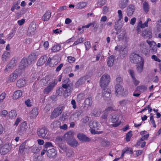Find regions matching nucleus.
Listing matches in <instances>:
<instances>
[{"label": "nucleus", "instance_id": "1", "mask_svg": "<svg viewBox=\"0 0 161 161\" xmlns=\"http://www.w3.org/2000/svg\"><path fill=\"white\" fill-rule=\"evenodd\" d=\"M73 84L71 82L69 79L66 78L63 81L62 87L65 89L64 95L65 97L69 96L72 92L73 88Z\"/></svg>", "mask_w": 161, "mask_h": 161}, {"label": "nucleus", "instance_id": "2", "mask_svg": "<svg viewBox=\"0 0 161 161\" xmlns=\"http://www.w3.org/2000/svg\"><path fill=\"white\" fill-rule=\"evenodd\" d=\"M36 59L35 55L31 54L29 55L27 58H23L20 63V67L21 69H24L27 67L29 65L31 64V62Z\"/></svg>", "mask_w": 161, "mask_h": 161}, {"label": "nucleus", "instance_id": "3", "mask_svg": "<svg viewBox=\"0 0 161 161\" xmlns=\"http://www.w3.org/2000/svg\"><path fill=\"white\" fill-rule=\"evenodd\" d=\"M110 80V77L109 75L105 74L103 75L100 80V84L102 87L107 86Z\"/></svg>", "mask_w": 161, "mask_h": 161}, {"label": "nucleus", "instance_id": "4", "mask_svg": "<svg viewBox=\"0 0 161 161\" xmlns=\"http://www.w3.org/2000/svg\"><path fill=\"white\" fill-rule=\"evenodd\" d=\"M115 92L117 93V96H124L127 94L128 92L125 91L124 88L120 84H116L115 86Z\"/></svg>", "mask_w": 161, "mask_h": 161}, {"label": "nucleus", "instance_id": "5", "mask_svg": "<svg viewBox=\"0 0 161 161\" xmlns=\"http://www.w3.org/2000/svg\"><path fill=\"white\" fill-rule=\"evenodd\" d=\"M64 109L63 106L59 105L55 108L52 113L50 118L53 119L58 117L62 112Z\"/></svg>", "mask_w": 161, "mask_h": 161}, {"label": "nucleus", "instance_id": "6", "mask_svg": "<svg viewBox=\"0 0 161 161\" xmlns=\"http://www.w3.org/2000/svg\"><path fill=\"white\" fill-rule=\"evenodd\" d=\"M130 60L131 63L135 64H138L142 61H144L142 58L138 54L134 53L130 55Z\"/></svg>", "mask_w": 161, "mask_h": 161}, {"label": "nucleus", "instance_id": "7", "mask_svg": "<svg viewBox=\"0 0 161 161\" xmlns=\"http://www.w3.org/2000/svg\"><path fill=\"white\" fill-rule=\"evenodd\" d=\"M115 50L118 51L120 52V56L121 58L125 57L127 53L126 47L123 45H118L115 48Z\"/></svg>", "mask_w": 161, "mask_h": 161}, {"label": "nucleus", "instance_id": "8", "mask_svg": "<svg viewBox=\"0 0 161 161\" xmlns=\"http://www.w3.org/2000/svg\"><path fill=\"white\" fill-rule=\"evenodd\" d=\"M74 132L72 130H70L64 134L62 138V140L66 141L67 143L74 138Z\"/></svg>", "mask_w": 161, "mask_h": 161}, {"label": "nucleus", "instance_id": "9", "mask_svg": "<svg viewBox=\"0 0 161 161\" xmlns=\"http://www.w3.org/2000/svg\"><path fill=\"white\" fill-rule=\"evenodd\" d=\"M48 130L45 127H43L37 129V134L39 136L43 138H47V133Z\"/></svg>", "mask_w": 161, "mask_h": 161}, {"label": "nucleus", "instance_id": "10", "mask_svg": "<svg viewBox=\"0 0 161 161\" xmlns=\"http://www.w3.org/2000/svg\"><path fill=\"white\" fill-rule=\"evenodd\" d=\"M27 126L26 122H23L20 124L19 126L18 133L19 135H22L24 134L27 128Z\"/></svg>", "mask_w": 161, "mask_h": 161}, {"label": "nucleus", "instance_id": "11", "mask_svg": "<svg viewBox=\"0 0 161 161\" xmlns=\"http://www.w3.org/2000/svg\"><path fill=\"white\" fill-rule=\"evenodd\" d=\"M140 46V49L146 56L149 55V49L148 45L144 42H141Z\"/></svg>", "mask_w": 161, "mask_h": 161}, {"label": "nucleus", "instance_id": "12", "mask_svg": "<svg viewBox=\"0 0 161 161\" xmlns=\"http://www.w3.org/2000/svg\"><path fill=\"white\" fill-rule=\"evenodd\" d=\"M89 76L87 75L80 78L76 82L75 87L77 88L84 84Z\"/></svg>", "mask_w": 161, "mask_h": 161}, {"label": "nucleus", "instance_id": "13", "mask_svg": "<svg viewBox=\"0 0 161 161\" xmlns=\"http://www.w3.org/2000/svg\"><path fill=\"white\" fill-rule=\"evenodd\" d=\"M57 84V82H56V80H55L53 82L51 83L50 85L47 86L44 89L43 91L44 93L47 94L49 93L53 90Z\"/></svg>", "mask_w": 161, "mask_h": 161}, {"label": "nucleus", "instance_id": "14", "mask_svg": "<svg viewBox=\"0 0 161 161\" xmlns=\"http://www.w3.org/2000/svg\"><path fill=\"white\" fill-rule=\"evenodd\" d=\"M36 30L35 25L33 24H30L27 32V35L29 36H32L35 33Z\"/></svg>", "mask_w": 161, "mask_h": 161}, {"label": "nucleus", "instance_id": "15", "mask_svg": "<svg viewBox=\"0 0 161 161\" xmlns=\"http://www.w3.org/2000/svg\"><path fill=\"white\" fill-rule=\"evenodd\" d=\"M135 9L134 5L133 4H130L127 7L126 10L127 15L128 16H131Z\"/></svg>", "mask_w": 161, "mask_h": 161}, {"label": "nucleus", "instance_id": "16", "mask_svg": "<svg viewBox=\"0 0 161 161\" xmlns=\"http://www.w3.org/2000/svg\"><path fill=\"white\" fill-rule=\"evenodd\" d=\"M47 156L50 158H55L57 154V152L54 148L48 150L47 153Z\"/></svg>", "mask_w": 161, "mask_h": 161}, {"label": "nucleus", "instance_id": "17", "mask_svg": "<svg viewBox=\"0 0 161 161\" xmlns=\"http://www.w3.org/2000/svg\"><path fill=\"white\" fill-rule=\"evenodd\" d=\"M11 149V147L8 144H5L1 149L0 153L2 155H4L8 153Z\"/></svg>", "mask_w": 161, "mask_h": 161}, {"label": "nucleus", "instance_id": "18", "mask_svg": "<svg viewBox=\"0 0 161 161\" xmlns=\"http://www.w3.org/2000/svg\"><path fill=\"white\" fill-rule=\"evenodd\" d=\"M142 36L145 39H149L152 37L151 31L147 30H144L142 32Z\"/></svg>", "mask_w": 161, "mask_h": 161}, {"label": "nucleus", "instance_id": "19", "mask_svg": "<svg viewBox=\"0 0 161 161\" xmlns=\"http://www.w3.org/2000/svg\"><path fill=\"white\" fill-rule=\"evenodd\" d=\"M111 91L107 88H104L103 91V96L105 100L107 98H109L110 97Z\"/></svg>", "mask_w": 161, "mask_h": 161}, {"label": "nucleus", "instance_id": "20", "mask_svg": "<svg viewBox=\"0 0 161 161\" xmlns=\"http://www.w3.org/2000/svg\"><path fill=\"white\" fill-rule=\"evenodd\" d=\"M18 77V75L15 72L11 74L7 80L8 82H11L14 81Z\"/></svg>", "mask_w": 161, "mask_h": 161}, {"label": "nucleus", "instance_id": "21", "mask_svg": "<svg viewBox=\"0 0 161 161\" xmlns=\"http://www.w3.org/2000/svg\"><path fill=\"white\" fill-rule=\"evenodd\" d=\"M129 3V0H120L119 6L120 8L123 9L125 8Z\"/></svg>", "mask_w": 161, "mask_h": 161}, {"label": "nucleus", "instance_id": "22", "mask_svg": "<svg viewBox=\"0 0 161 161\" xmlns=\"http://www.w3.org/2000/svg\"><path fill=\"white\" fill-rule=\"evenodd\" d=\"M38 109L36 108H34L29 113V116L32 118H36L38 114Z\"/></svg>", "mask_w": 161, "mask_h": 161}, {"label": "nucleus", "instance_id": "23", "mask_svg": "<svg viewBox=\"0 0 161 161\" xmlns=\"http://www.w3.org/2000/svg\"><path fill=\"white\" fill-rule=\"evenodd\" d=\"M47 59V57L46 55L41 57L38 60L37 64L39 66H40L44 64Z\"/></svg>", "mask_w": 161, "mask_h": 161}, {"label": "nucleus", "instance_id": "24", "mask_svg": "<svg viewBox=\"0 0 161 161\" xmlns=\"http://www.w3.org/2000/svg\"><path fill=\"white\" fill-rule=\"evenodd\" d=\"M123 25V24L120 20H118L115 22L114 29L116 31H119L122 28Z\"/></svg>", "mask_w": 161, "mask_h": 161}, {"label": "nucleus", "instance_id": "25", "mask_svg": "<svg viewBox=\"0 0 161 161\" xmlns=\"http://www.w3.org/2000/svg\"><path fill=\"white\" fill-rule=\"evenodd\" d=\"M78 138L81 141H88L89 140V139L86 137V135L82 133H79L77 136Z\"/></svg>", "mask_w": 161, "mask_h": 161}, {"label": "nucleus", "instance_id": "26", "mask_svg": "<svg viewBox=\"0 0 161 161\" xmlns=\"http://www.w3.org/2000/svg\"><path fill=\"white\" fill-rule=\"evenodd\" d=\"M51 16V12L50 11H48L43 15L42 19L44 21H47L49 20Z\"/></svg>", "mask_w": 161, "mask_h": 161}, {"label": "nucleus", "instance_id": "27", "mask_svg": "<svg viewBox=\"0 0 161 161\" xmlns=\"http://www.w3.org/2000/svg\"><path fill=\"white\" fill-rule=\"evenodd\" d=\"M67 144L72 147H76L78 145V142L74 138L67 143Z\"/></svg>", "mask_w": 161, "mask_h": 161}, {"label": "nucleus", "instance_id": "28", "mask_svg": "<svg viewBox=\"0 0 161 161\" xmlns=\"http://www.w3.org/2000/svg\"><path fill=\"white\" fill-rule=\"evenodd\" d=\"M22 94V92L20 90H18L14 92L13 95V99H17L20 97Z\"/></svg>", "mask_w": 161, "mask_h": 161}, {"label": "nucleus", "instance_id": "29", "mask_svg": "<svg viewBox=\"0 0 161 161\" xmlns=\"http://www.w3.org/2000/svg\"><path fill=\"white\" fill-rule=\"evenodd\" d=\"M99 125L100 124L96 120H94L92 122H90L89 123V126L91 128L96 129L97 128Z\"/></svg>", "mask_w": 161, "mask_h": 161}, {"label": "nucleus", "instance_id": "30", "mask_svg": "<svg viewBox=\"0 0 161 161\" xmlns=\"http://www.w3.org/2000/svg\"><path fill=\"white\" fill-rule=\"evenodd\" d=\"M115 58L113 56H111L108 57L107 61V64L109 67H112L114 64Z\"/></svg>", "mask_w": 161, "mask_h": 161}, {"label": "nucleus", "instance_id": "31", "mask_svg": "<svg viewBox=\"0 0 161 161\" xmlns=\"http://www.w3.org/2000/svg\"><path fill=\"white\" fill-rule=\"evenodd\" d=\"M10 56V53L9 52H5L2 55V58L3 61L5 62L7 61V59Z\"/></svg>", "mask_w": 161, "mask_h": 161}, {"label": "nucleus", "instance_id": "32", "mask_svg": "<svg viewBox=\"0 0 161 161\" xmlns=\"http://www.w3.org/2000/svg\"><path fill=\"white\" fill-rule=\"evenodd\" d=\"M118 38L119 41L122 40L126 41L128 39V38L126 35L125 33L124 32L120 33L119 35L118 36Z\"/></svg>", "mask_w": 161, "mask_h": 161}, {"label": "nucleus", "instance_id": "33", "mask_svg": "<svg viewBox=\"0 0 161 161\" xmlns=\"http://www.w3.org/2000/svg\"><path fill=\"white\" fill-rule=\"evenodd\" d=\"M26 83L25 79H20L16 83V86L18 87H22L24 86Z\"/></svg>", "mask_w": 161, "mask_h": 161}, {"label": "nucleus", "instance_id": "34", "mask_svg": "<svg viewBox=\"0 0 161 161\" xmlns=\"http://www.w3.org/2000/svg\"><path fill=\"white\" fill-rule=\"evenodd\" d=\"M137 65L136 70L137 71L141 73L142 71L143 68L144 61H142L141 62L139 63Z\"/></svg>", "mask_w": 161, "mask_h": 161}, {"label": "nucleus", "instance_id": "35", "mask_svg": "<svg viewBox=\"0 0 161 161\" xmlns=\"http://www.w3.org/2000/svg\"><path fill=\"white\" fill-rule=\"evenodd\" d=\"M143 8L144 11L146 13L148 12L149 10V6L148 3L146 1L143 3Z\"/></svg>", "mask_w": 161, "mask_h": 161}, {"label": "nucleus", "instance_id": "36", "mask_svg": "<svg viewBox=\"0 0 161 161\" xmlns=\"http://www.w3.org/2000/svg\"><path fill=\"white\" fill-rule=\"evenodd\" d=\"M9 117L11 119H15L17 116L16 112L14 110H11L8 114Z\"/></svg>", "mask_w": 161, "mask_h": 161}, {"label": "nucleus", "instance_id": "37", "mask_svg": "<svg viewBox=\"0 0 161 161\" xmlns=\"http://www.w3.org/2000/svg\"><path fill=\"white\" fill-rule=\"evenodd\" d=\"M151 48V50L153 53H156L157 51V48L156 42H153L152 46H150Z\"/></svg>", "mask_w": 161, "mask_h": 161}, {"label": "nucleus", "instance_id": "38", "mask_svg": "<svg viewBox=\"0 0 161 161\" xmlns=\"http://www.w3.org/2000/svg\"><path fill=\"white\" fill-rule=\"evenodd\" d=\"M85 103L86 105L91 106L92 103V98L90 97L86 98L85 100Z\"/></svg>", "mask_w": 161, "mask_h": 161}, {"label": "nucleus", "instance_id": "39", "mask_svg": "<svg viewBox=\"0 0 161 161\" xmlns=\"http://www.w3.org/2000/svg\"><path fill=\"white\" fill-rule=\"evenodd\" d=\"M115 107L114 106H109L107 107L105 110V112L107 113L108 114L109 112H111L113 111H115Z\"/></svg>", "mask_w": 161, "mask_h": 161}, {"label": "nucleus", "instance_id": "40", "mask_svg": "<svg viewBox=\"0 0 161 161\" xmlns=\"http://www.w3.org/2000/svg\"><path fill=\"white\" fill-rule=\"evenodd\" d=\"M60 48L61 46L60 45H57L53 47L51 50L53 52H56L59 51Z\"/></svg>", "mask_w": 161, "mask_h": 161}, {"label": "nucleus", "instance_id": "41", "mask_svg": "<svg viewBox=\"0 0 161 161\" xmlns=\"http://www.w3.org/2000/svg\"><path fill=\"white\" fill-rule=\"evenodd\" d=\"M85 98V95L83 93H80L77 96V101L78 102H80L82 100L84 99Z\"/></svg>", "mask_w": 161, "mask_h": 161}, {"label": "nucleus", "instance_id": "42", "mask_svg": "<svg viewBox=\"0 0 161 161\" xmlns=\"http://www.w3.org/2000/svg\"><path fill=\"white\" fill-rule=\"evenodd\" d=\"M60 122L58 120H56L53 122L51 125L52 127L54 128L58 127L59 126Z\"/></svg>", "mask_w": 161, "mask_h": 161}, {"label": "nucleus", "instance_id": "43", "mask_svg": "<svg viewBox=\"0 0 161 161\" xmlns=\"http://www.w3.org/2000/svg\"><path fill=\"white\" fill-rule=\"evenodd\" d=\"M146 131H142L140 132V134L142 135V138H144L145 140H147V138L149 136V134H146H146Z\"/></svg>", "mask_w": 161, "mask_h": 161}, {"label": "nucleus", "instance_id": "44", "mask_svg": "<svg viewBox=\"0 0 161 161\" xmlns=\"http://www.w3.org/2000/svg\"><path fill=\"white\" fill-rule=\"evenodd\" d=\"M132 136V131H130L129 132H128L126 136L125 140L127 142H129L130 141V139Z\"/></svg>", "mask_w": 161, "mask_h": 161}, {"label": "nucleus", "instance_id": "45", "mask_svg": "<svg viewBox=\"0 0 161 161\" xmlns=\"http://www.w3.org/2000/svg\"><path fill=\"white\" fill-rule=\"evenodd\" d=\"M26 143L24 142L19 147V151L20 153H23L24 149L25 148Z\"/></svg>", "mask_w": 161, "mask_h": 161}, {"label": "nucleus", "instance_id": "46", "mask_svg": "<svg viewBox=\"0 0 161 161\" xmlns=\"http://www.w3.org/2000/svg\"><path fill=\"white\" fill-rule=\"evenodd\" d=\"M87 5V3L86 2H82L78 3L77 5L79 8H82L86 7Z\"/></svg>", "mask_w": 161, "mask_h": 161}, {"label": "nucleus", "instance_id": "47", "mask_svg": "<svg viewBox=\"0 0 161 161\" xmlns=\"http://www.w3.org/2000/svg\"><path fill=\"white\" fill-rule=\"evenodd\" d=\"M83 41V38L82 37H80V38L78 39L74 43L73 45L74 46L76 45H78L79 43L82 42Z\"/></svg>", "mask_w": 161, "mask_h": 161}, {"label": "nucleus", "instance_id": "48", "mask_svg": "<svg viewBox=\"0 0 161 161\" xmlns=\"http://www.w3.org/2000/svg\"><path fill=\"white\" fill-rule=\"evenodd\" d=\"M100 111L97 109H95L93 111V115L95 117H98L100 114Z\"/></svg>", "mask_w": 161, "mask_h": 161}, {"label": "nucleus", "instance_id": "49", "mask_svg": "<svg viewBox=\"0 0 161 161\" xmlns=\"http://www.w3.org/2000/svg\"><path fill=\"white\" fill-rule=\"evenodd\" d=\"M137 89L140 91L143 92L147 90V88L144 86H137Z\"/></svg>", "mask_w": 161, "mask_h": 161}, {"label": "nucleus", "instance_id": "50", "mask_svg": "<svg viewBox=\"0 0 161 161\" xmlns=\"http://www.w3.org/2000/svg\"><path fill=\"white\" fill-rule=\"evenodd\" d=\"M17 62V60L16 58H13L10 61L9 65L12 66V68L14 67V65L16 62Z\"/></svg>", "mask_w": 161, "mask_h": 161}, {"label": "nucleus", "instance_id": "51", "mask_svg": "<svg viewBox=\"0 0 161 161\" xmlns=\"http://www.w3.org/2000/svg\"><path fill=\"white\" fill-rule=\"evenodd\" d=\"M119 116L118 115H114L112 116L111 121L113 123H115L118 120Z\"/></svg>", "mask_w": 161, "mask_h": 161}, {"label": "nucleus", "instance_id": "52", "mask_svg": "<svg viewBox=\"0 0 161 161\" xmlns=\"http://www.w3.org/2000/svg\"><path fill=\"white\" fill-rule=\"evenodd\" d=\"M66 152V156L69 157L71 156L74 153V152L71 150H68Z\"/></svg>", "mask_w": 161, "mask_h": 161}, {"label": "nucleus", "instance_id": "53", "mask_svg": "<svg viewBox=\"0 0 161 161\" xmlns=\"http://www.w3.org/2000/svg\"><path fill=\"white\" fill-rule=\"evenodd\" d=\"M68 62L70 63H74L75 60V58L74 57L71 56H68L67 57Z\"/></svg>", "mask_w": 161, "mask_h": 161}, {"label": "nucleus", "instance_id": "54", "mask_svg": "<svg viewBox=\"0 0 161 161\" xmlns=\"http://www.w3.org/2000/svg\"><path fill=\"white\" fill-rule=\"evenodd\" d=\"M138 25L140 26L141 28H143L147 26V22H145L144 24H142V22L141 21L139 22Z\"/></svg>", "mask_w": 161, "mask_h": 161}, {"label": "nucleus", "instance_id": "55", "mask_svg": "<svg viewBox=\"0 0 161 161\" xmlns=\"http://www.w3.org/2000/svg\"><path fill=\"white\" fill-rule=\"evenodd\" d=\"M58 147L60 149L64 151H66L67 149V147L66 145L59 144Z\"/></svg>", "mask_w": 161, "mask_h": 161}, {"label": "nucleus", "instance_id": "56", "mask_svg": "<svg viewBox=\"0 0 161 161\" xmlns=\"http://www.w3.org/2000/svg\"><path fill=\"white\" fill-rule=\"evenodd\" d=\"M15 31L14 29L12 30L10 34L8 35V38L11 39L14 35L15 32Z\"/></svg>", "mask_w": 161, "mask_h": 161}, {"label": "nucleus", "instance_id": "57", "mask_svg": "<svg viewBox=\"0 0 161 161\" xmlns=\"http://www.w3.org/2000/svg\"><path fill=\"white\" fill-rule=\"evenodd\" d=\"M85 45L86 47V50H88L91 47L90 43L89 42H86L85 43Z\"/></svg>", "mask_w": 161, "mask_h": 161}, {"label": "nucleus", "instance_id": "58", "mask_svg": "<svg viewBox=\"0 0 161 161\" xmlns=\"http://www.w3.org/2000/svg\"><path fill=\"white\" fill-rule=\"evenodd\" d=\"M8 112L6 110H3L0 113V115L3 117H5L7 115Z\"/></svg>", "mask_w": 161, "mask_h": 161}, {"label": "nucleus", "instance_id": "59", "mask_svg": "<svg viewBox=\"0 0 161 161\" xmlns=\"http://www.w3.org/2000/svg\"><path fill=\"white\" fill-rule=\"evenodd\" d=\"M40 150V149L37 147H34L32 149V152L36 153L38 152H39Z\"/></svg>", "mask_w": 161, "mask_h": 161}, {"label": "nucleus", "instance_id": "60", "mask_svg": "<svg viewBox=\"0 0 161 161\" xmlns=\"http://www.w3.org/2000/svg\"><path fill=\"white\" fill-rule=\"evenodd\" d=\"M44 146L46 148H47L49 147H53L52 144L51 142H46L44 144Z\"/></svg>", "mask_w": 161, "mask_h": 161}, {"label": "nucleus", "instance_id": "61", "mask_svg": "<svg viewBox=\"0 0 161 161\" xmlns=\"http://www.w3.org/2000/svg\"><path fill=\"white\" fill-rule=\"evenodd\" d=\"M6 94L4 92L2 93L0 95V102H2L3 100L5 98Z\"/></svg>", "mask_w": 161, "mask_h": 161}, {"label": "nucleus", "instance_id": "62", "mask_svg": "<svg viewBox=\"0 0 161 161\" xmlns=\"http://www.w3.org/2000/svg\"><path fill=\"white\" fill-rule=\"evenodd\" d=\"M118 20H121L123 17V15L121 10H118Z\"/></svg>", "mask_w": 161, "mask_h": 161}, {"label": "nucleus", "instance_id": "63", "mask_svg": "<svg viewBox=\"0 0 161 161\" xmlns=\"http://www.w3.org/2000/svg\"><path fill=\"white\" fill-rule=\"evenodd\" d=\"M108 116V113L104 112V113L101 115V118L103 119L104 120H106Z\"/></svg>", "mask_w": 161, "mask_h": 161}, {"label": "nucleus", "instance_id": "64", "mask_svg": "<svg viewBox=\"0 0 161 161\" xmlns=\"http://www.w3.org/2000/svg\"><path fill=\"white\" fill-rule=\"evenodd\" d=\"M106 0H98V3L101 5V6L104 5L106 3Z\"/></svg>", "mask_w": 161, "mask_h": 161}]
</instances>
